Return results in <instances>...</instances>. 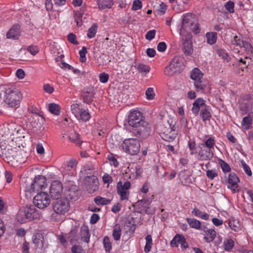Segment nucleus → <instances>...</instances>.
Instances as JSON below:
<instances>
[{
  "label": "nucleus",
  "instance_id": "1",
  "mask_svg": "<svg viewBox=\"0 0 253 253\" xmlns=\"http://www.w3.org/2000/svg\"><path fill=\"white\" fill-rule=\"evenodd\" d=\"M13 139L5 140L2 136L0 139V156L5 157L10 161L24 162L27 158L26 152L20 146H17Z\"/></svg>",
  "mask_w": 253,
  "mask_h": 253
},
{
  "label": "nucleus",
  "instance_id": "2",
  "mask_svg": "<svg viewBox=\"0 0 253 253\" xmlns=\"http://www.w3.org/2000/svg\"><path fill=\"white\" fill-rule=\"evenodd\" d=\"M160 135L163 139L168 142L173 141L177 137L178 126L176 121L172 118H169L161 128Z\"/></svg>",
  "mask_w": 253,
  "mask_h": 253
},
{
  "label": "nucleus",
  "instance_id": "3",
  "mask_svg": "<svg viewBox=\"0 0 253 253\" xmlns=\"http://www.w3.org/2000/svg\"><path fill=\"white\" fill-rule=\"evenodd\" d=\"M40 215L38 210L36 209L35 206L30 205L21 209L17 214V218L20 222H25L27 220L31 221L38 219Z\"/></svg>",
  "mask_w": 253,
  "mask_h": 253
},
{
  "label": "nucleus",
  "instance_id": "4",
  "mask_svg": "<svg viewBox=\"0 0 253 253\" xmlns=\"http://www.w3.org/2000/svg\"><path fill=\"white\" fill-rule=\"evenodd\" d=\"M183 66L181 58L179 56H174L169 65L165 68V74L168 76L179 74L181 72Z\"/></svg>",
  "mask_w": 253,
  "mask_h": 253
},
{
  "label": "nucleus",
  "instance_id": "5",
  "mask_svg": "<svg viewBox=\"0 0 253 253\" xmlns=\"http://www.w3.org/2000/svg\"><path fill=\"white\" fill-rule=\"evenodd\" d=\"M122 146L126 152L131 155H136L140 151V144L139 140L136 138L126 139Z\"/></svg>",
  "mask_w": 253,
  "mask_h": 253
},
{
  "label": "nucleus",
  "instance_id": "6",
  "mask_svg": "<svg viewBox=\"0 0 253 253\" xmlns=\"http://www.w3.org/2000/svg\"><path fill=\"white\" fill-rule=\"evenodd\" d=\"M21 94L19 90L15 88H8L5 89L4 102L9 107H14L19 101Z\"/></svg>",
  "mask_w": 253,
  "mask_h": 253
},
{
  "label": "nucleus",
  "instance_id": "7",
  "mask_svg": "<svg viewBox=\"0 0 253 253\" xmlns=\"http://www.w3.org/2000/svg\"><path fill=\"white\" fill-rule=\"evenodd\" d=\"M150 126L146 121L141 122L140 124L133 127L132 130L133 133L135 136L141 139L147 138L150 135Z\"/></svg>",
  "mask_w": 253,
  "mask_h": 253
},
{
  "label": "nucleus",
  "instance_id": "8",
  "mask_svg": "<svg viewBox=\"0 0 253 253\" xmlns=\"http://www.w3.org/2000/svg\"><path fill=\"white\" fill-rule=\"evenodd\" d=\"M52 205L54 211L60 214H65L70 207L69 200L66 198H57L53 202Z\"/></svg>",
  "mask_w": 253,
  "mask_h": 253
},
{
  "label": "nucleus",
  "instance_id": "9",
  "mask_svg": "<svg viewBox=\"0 0 253 253\" xmlns=\"http://www.w3.org/2000/svg\"><path fill=\"white\" fill-rule=\"evenodd\" d=\"M35 206L39 209H43L47 207L50 203V199L48 194L41 192L38 193L33 199Z\"/></svg>",
  "mask_w": 253,
  "mask_h": 253
},
{
  "label": "nucleus",
  "instance_id": "10",
  "mask_svg": "<svg viewBox=\"0 0 253 253\" xmlns=\"http://www.w3.org/2000/svg\"><path fill=\"white\" fill-rule=\"evenodd\" d=\"M117 193L120 196L122 200H128L129 192L128 190L130 187V183L126 181L123 183L122 181H119L117 183Z\"/></svg>",
  "mask_w": 253,
  "mask_h": 253
},
{
  "label": "nucleus",
  "instance_id": "11",
  "mask_svg": "<svg viewBox=\"0 0 253 253\" xmlns=\"http://www.w3.org/2000/svg\"><path fill=\"white\" fill-rule=\"evenodd\" d=\"M50 194L52 198L57 199L62 195L63 186L61 182L58 180H54L50 185Z\"/></svg>",
  "mask_w": 253,
  "mask_h": 253
},
{
  "label": "nucleus",
  "instance_id": "12",
  "mask_svg": "<svg viewBox=\"0 0 253 253\" xmlns=\"http://www.w3.org/2000/svg\"><path fill=\"white\" fill-rule=\"evenodd\" d=\"M46 185V179L43 175H38L34 179L31 184V191L38 190L39 189L44 187Z\"/></svg>",
  "mask_w": 253,
  "mask_h": 253
},
{
  "label": "nucleus",
  "instance_id": "13",
  "mask_svg": "<svg viewBox=\"0 0 253 253\" xmlns=\"http://www.w3.org/2000/svg\"><path fill=\"white\" fill-rule=\"evenodd\" d=\"M191 34L189 33H188L182 38V40L183 41L182 50L184 54L186 55H191L193 51L192 48V42L191 40Z\"/></svg>",
  "mask_w": 253,
  "mask_h": 253
},
{
  "label": "nucleus",
  "instance_id": "14",
  "mask_svg": "<svg viewBox=\"0 0 253 253\" xmlns=\"http://www.w3.org/2000/svg\"><path fill=\"white\" fill-rule=\"evenodd\" d=\"M239 178L237 175H228L227 183V187L230 189L233 193L238 192L240 188L238 185Z\"/></svg>",
  "mask_w": 253,
  "mask_h": 253
},
{
  "label": "nucleus",
  "instance_id": "15",
  "mask_svg": "<svg viewBox=\"0 0 253 253\" xmlns=\"http://www.w3.org/2000/svg\"><path fill=\"white\" fill-rule=\"evenodd\" d=\"M144 121L141 119V113L139 111H132L128 116V124L133 127L138 125V124H140L141 122Z\"/></svg>",
  "mask_w": 253,
  "mask_h": 253
},
{
  "label": "nucleus",
  "instance_id": "16",
  "mask_svg": "<svg viewBox=\"0 0 253 253\" xmlns=\"http://www.w3.org/2000/svg\"><path fill=\"white\" fill-rule=\"evenodd\" d=\"M194 22L192 20V15L190 13H187L183 15V19L181 24V27L180 29V35H182L183 31L190 29V26H193Z\"/></svg>",
  "mask_w": 253,
  "mask_h": 253
},
{
  "label": "nucleus",
  "instance_id": "17",
  "mask_svg": "<svg viewBox=\"0 0 253 253\" xmlns=\"http://www.w3.org/2000/svg\"><path fill=\"white\" fill-rule=\"evenodd\" d=\"M200 150L199 152V156L201 160L211 159L213 156L212 150L206 146H199Z\"/></svg>",
  "mask_w": 253,
  "mask_h": 253
},
{
  "label": "nucleus",
  "instance_id": "18",
  "mask_svg": "<svg viewBox=\"0 0 253 253\" xmlns=\"http://www.w3.org/2000/svg\"><path fill=\"white\" fill-rule=\"evenodd\" d=\"M172 247H177L179 244H180L181 248L184 249L188 248V246L186 242L185 237L179 234H176L170 242Z\"/></svg>",
  "mask_w": 253,
  "mask_h": 253
},
{
  "label": "nucleus",
  "instance_id": "19",
  "mask_svg": "<svg viewBox=\"0 0 253 253\" xmlns=\"http://www.w3.org/2000/svg\"><path fill=\"white\" fill-rule=\"evenodd\" d=\"M84 183L92 191L95 190L98 186V181L95 175H90L85 177Z\"/></svg>",
  "mask_w": 253,
  "mask_h": 253
},
{
  "label": "nucleus",
  "instance_id": "20",
  "mask_svg": "<svg viewBox=\"0 0 253 253\" xmlns=\"http://www.w3.org/2000/svg\"><path fill=\"white\" fill-rule=\"evenodd\" d=\"M20 27L19 25H14L7 32V39L17 40L20 35Z\"/></svg>",
  "mask_w": 253,
  "mask_h": 253
},
{
  "label": "nucleus",
  "instance_id": "21",
  "mask_svg": "<svg viewBox=\"0 0 253 253\" xmlns=\"http://www.w3.org/2000/svg\"><path fill=\"white\" fill-rule=\"evenodd\" d=\"M79 188L75 185L68 187L65 191V195L67 198L71 200H76L79 196Z\"/></svg>",
  "mask_w": 253,
  "mask_h": 253
},
{
  "label": "nucleus",
  "instance_id": "22",
  "mask_svg": "<svg viewBox=\"0 0 253 253\" xmlns=\"http://www.w3.org/2000/svg\"><path fill=\"white\" fill-rule=\"evenodd\" d=\"M95 93V89L92 87L84 89L82 93L84 102L87 104L91 103Z\"/></svg>",
  "mask_w": 253,
  "mask_h": 253
},
{
  "label": "nucleus",
  "instance_id": "23",
  "mask_svg": "<svg viewBox=\"0 0 253 253\" xmlns=\"http://www.w3.org/2000/svg\"><path fill=\"white\" fill-rule=\"evenodd\" d=\"M205 105V101L202 98H198L193 103V107L191 110L192 112L196 116L198 114L200 109L202 108V107Z\"/></svg>",
  "mask_w": 253,
  "mask_h": 253
},
{
  "label": "nucleus",
  "instance_id": "24",
  "mask_svg": "<svg viewBox=\"0 0 253 253\" xmlns=\"http://www.w3.org/2000/svg\"><path fill=\"white\" fill-rule=\"evenodd\" d=\"M205 233V236L204 239L207 243H210L213 241L216 236V232L212 229L206 230V227H203L202 228Z\"/></svg>",
  "mask_w": 253,
  "mask_h": 253
},
{
  "label": "nucleus",
  "instance_id": "25",
  "mask_svg": "<svg viewBox=\"0 0 253 253\" xmlns=\"http://www.w3.org/2000/svg\"><path fill=\"white\" fill-rule=\"evenodd\" d=\"M31 173L32 174H41L42 173H46L47 174L52 172L47 168L42 166H36L31 169Z\"/></svg>",
  "mask_w": 253,
  "mask_h": 253
},
{
  "label": "nucleus",
  "instance_id": "26",
  "mask_svg": "<svg viewBox=\"0 0 253 253\" xmlns=\"http://www.w3.org/2000/svg\"><path fill=\"white\" fill-rule=\"evenodd\" d=\"M90 234L88 228L86 226L82 227L81 228V238L83 241L88 243L89 242Z\"/></svg>",
  "mask_w": 253,
  "mask_h": 253
},
{
  "label": "nucleus",
  "instance_id": "27",
  "mask_svg": "<svg viewBox=\"0 0 253 253\" xmlns=\"http://www.w3.org/2000/svg\"><path fill=\"white\" fill-rule=\"evenodd\" d=\"M203 74L201 71L198 68L194 69L191 74V78L196 82L198 80H200L201 79H203Z\"/></svg>",
  "mask_w": 253,
  "mask_h": 253
},
{
  "label": "nucleus",
  "instance_id": "28",
  "mask_svg": "<svg viewBox=\"0 0 253 253\" xmlns=\"http://www.w3.org/2000/svg\"><path fill=\"white\" fill-rule=\"evenodd\" d=\"M192 214L197 217H200L204 220H208L209 215L206 212H203L198 208H195L191 212Z\"/></svg>",
  "mask_w": 253,
  "mask_h": 253
},
{
  "label": "nucleus",
  "instance_id": "29",
  "mask_svg": "<svg viewBox=\"0 0 253 253\" xmlns=\"http://www.w3.org/2000/svg\"><path fill=\"white\" fill-rule=\"evenodd\" d=\"M99 8H110L113 4V0H98V3Z\"/></svg>",
  "mask_w": 253,
  "mask_h": 253
},
{
  "label": "nucleus",
  "instance_id": "30",
  "mask_svg": "<svg viewBox=\"0 0 253 253\" xmlns=\"http://www.w3.org/2000/svg\"><path fill=\"white\" fill-rule=\"evenodd\" d=\"M229 226L234 231L237 232L241 229V224L238 219H233L228 223Z\"/></svg>",
  "mask_w": 253,
  "mask_h": 253
},
{
  "label": "nucleus",
  "instance_id": "31",
  "mask_svg": "<svg viewBox=\"0 0 253 253\" xmlns=\"http://www.w3.org/2000/svg\"><path fill=\"white\" fill-rule=\"evenodd\" d=\"M77 118L83 122H86L90 118V115L87 110L82 109L79 113V117Z\"/></svg>",
  "mask_w": 253,
  "mask_h": 253
},
{
  "label": "nucleus",
  "instance_id": "32",
  "mask_svg": "<svg viewBox=\"0 0 253 253\" xmlns=\"http://www.w3.org/2000/svg\"><path fill=\"white\" fill-rule=\"evenodd\" d=\"M187 221L191 228L199 229L201 228V222L194 218H187Z\"/></svg>",
  "mask_w": 253,
  "mask_h": 253
},
{
  "label": "nucleus",
  "instance_id": "33",
  "mask_svg": "<svg viewBox=\"0 0 253 253\" xmlns=\"http://www.w3.org/2000/svg\"><path fill=\"white\" fill-rule=\"evenodd\" d=\"M48 108L51 113L56 116L60 115V107L59 105L55 103H50Z\"/></svg>",
  "mask_w": 253,
  "mask_h": 253
},
{
  "label": "nucleus",
  "instance_id": "34",
  "mask_svg": "<svg viewBox=\"0 0 253 253\" xmlns=\"http://www.w3.org/2000/svg\"><path fill=\"white\" fill-rule=\"evenodd\" d=\"M68 138L71 141L78 145H80L83 142L80 138V135L76 132L70 135Z\"/></svg>",
  "mask_w": 253,
  "mask_h": 253
},
{
  "label": "nucleus",
  "instance_id": "35",
  "mask_svg": "<svg viewBox=\"0 0 253 253\" xmlns=\"http://www.w3.org/2000/svg\"><path fill=\"white\" fill-rule=\"evenodd\" d=\"M207 84V82L206 81H204L203 79H201L200 80L194 82L195 87L198 91L204 90L206 87Z\"/></svg>",
  "mask_w": 253,
  "mask_h": 253
},
{
  "label": "nucleus",
  "instance_id": "36",
  "mask_svg": "<svg viewBox=\"0 0 253 253\" xmlns=\"http://www.w3.org/2000/svg\"><path fill=\"white\" fill-rule=\"evenodd\" d=\"M207 42L210 44H214L217 40V34L214 32H209L206 34Z\"/></svg>",
  "mask_w": 253,
  "mask_h": 253
},
{
  "label": "nucleus",
  "instance_id": "37",
  "mask_svg": "<svg viewBox=\"0 0 253 253\" xmlns=\"http://www.w3.org/2000/svg\"><path fill=\"white\" fill-rule=\"evenodd\" d=\"M234 246V241L231 239H226L223 242V248L226 251H229Z\"/></svg>",
  "mask_w": 253,
  "mask_h": 253
},
{
  "label": "nucleus",
  "instance_id": "38",
  "mask_svg": "<svg viewBox=\"0 0 253 253\" xmlns=\"http://www.w3.org/2000/svg\"><path fill=\"white\" fill-rule=\"evenodd\" d=\"M95 169L91 165L86 164L84 166L83 169H81V173L85 174H94L96 172Z\"/></svg>",
  "mask_w": 253,
  "mask_h": 253
},
{
  "label": "nucleus",
  "instance_id": "39",
  "mask_svg": "<svg viewBox=\"0 0 253 253\" xmlns=\"http://www.w3.org/2000/svg\"><path fill=\"white\" fill-rule=\"evenodd\" d=\"M137 69L142 75H146L150 71V68L148 65L140 63L137 65Z\"/></svg>",
  "mask_w": 253,
  "mask_h": 253
},
{
  "label": "nucleus",
  "instance_id": "40",
  "mask_svg": "<svg viewBox=\"0 0 253 253\" xmlns=\"http://www.w3.org/2000/svg\"><path fill=\"white\" fill-rule=\"evenodd\" d=\"M112 235L115 240L118 241L120 239L121 229L119 225L116 224L114 226Z\"/></svg>",
  "mask_w": 253,
  "mask_h": 253
},
{
  "label": "nucleus",
  "instance_id": "41",
  "mask_svg": "<svg viewBox=\"0 0 253 253\" xmlns=\"http://www.w3.org/2000/svg\"><path fill=\"white\" fill-rule=\"evenodd\" d=\"M94 201L97 205H106L110 203L111 200L100 196H97L94 198Z\"/></svg>",
  "mask_w": 253,
  "mask_h": 253
},
{
  "label": "nucleus",
  "instance_id": "42",
  "mask_svg": "<svg viewBox=\"0 0 253 253\" xmlns=\"http://www.w3.org/2000/svg\"><path fill=\"white\" fill-rule=\"evenodd\" d=\"M146 245L144 247V251L146 253H149L151 249L152 245V237L150 235H148L145 237Z\"/></svg>",
  "mask_w": 253,
  "mask_h": 253
},
{
  "label": "nucleus",
  "instance_id": "43",
  "mask_svg": "<svg viewBox=\"0 0 253 253\" xmlns=\"http://www.w3.org/2000/svg\"><path fill=\"white\" fill-rule=\"evenodd\" d=\"M98 28V25L96 23H94L91 27L88 29V33L87 34V37L89 39H92L95 37L97 30Z\"/></svg>",
  "mask_w": 253,
  "mask_h": 253
},
{
  "label": "nucleus",
  "instance_id": "44",
  "mask_svg": "<svg viewBox=\"0 0 253 253\" xmlns=\"http://www.w3.org/2000/svg\"><path fill=\"white\" fill-rule=\"evenodd\" d=\"M200 116L204 121L209 120L211 117V113L207 108L201 109Z\"/></svg>",
  "mask_w": 253,
  "mask_h": 253
},
{
  "label": "nucleus",
  "instance_id": "45",
  "mask_svg": "<svg viewBox=\"0 0 253 253\" xmlns=\"http://www.w3.org/2000/svg\"><path fill=\"white\" fill-rule=\"evenodd\" d=\"M42 239L43 237L42 234H37L33 237V242L38 247L40 246H42L43 245Z\"/></svg>",
  "mask_w": 253,
  "mask_h": 253
},
{
  "label": "nucleus",
  "instance_id": "46",
  "mask_svg": "<svg viewBox=\"0 0 253 253\" xmlns=\"http://www.w3.org/2000/svg\"><path fill=\"white\" fill-rule=\"evenodd\" d=\"M126 227L127 229V232H128L129 233H132L136 228V224L135 222L132 219V221L128 220L126 223Z\"/></svg>",
  "mask_w": 253,
  "mask_h": 253
},
{
  "label": "nucleus",
  "instance_id": "47",
  "mask_svg": "<svg viewBox=\"0 0 253 253\" xmlns=\"http://www.w3.org/2000/svg\"><path fill=\"white\" fill-rule=\"evenodd\" d=\"M77 231L78 230L76 228H74L73 229L71 230L70 232L69 233L68 238L70 242H73L78 240L79 238L77 235Z\"/></svg>",
  "mask_w": 253,
  "mask_h": 253
},
{
  "label": "nucleus",
  "instance_id": "48",
  "mask_svg": "<svg viewBox=\"0 0 253 253\" xmlns=\"http://www.w3.org/2000/svg\"><path fill=\"white\" fill-rule=\"evenodd\" d=\"M214 144V139L211 137H210L206 141L205 143H202L200 145L202 146L207 147V148H209V149L212 150V149H213Z\"/></svg>",
  "mask_w": 253,
  "mask_h": 253
},
{
  "label": "nucleus",
  "instance_id": "49",
  "mask_svg": "<svg viewBox=\"0 0 253 253\" xmlns=\"http://www.w3.org/2000/svg\"><path fill=\"white\" fill-rule=\"evenodd\" d=\"M252 124V120L250 116L245 117L242 121V125L245 129H248Z\"/></svg>",
  "mask_w": 253,
  "mask_h": 253
},
{
  "label": "nucleus",
  "instance_id": "50",
  "mask_svg": "<svg viewBox=\"0 0 253 253\" xmlns=\"http://www.w3.org/2000/svg\"><path fill=\"white\" fill-rule=\"evenodd\" d=\"M71 109L72 113L74 114L76 118L79 117V113L81 111L82 109L79 107L78 104H73L71 106Z\"/></svg>",
  "mask_w": 253,
  "mask_h": 253
},
{
  "label": "nucleus",
  "instance_id": "51",
  "mask_svg": "<svg viewBox=\"0 0 253 253\" xmlns=\"http://www.w3.org/2000/svg\"><path fill=\"white\" fill-rule=\"evenodd\" d=\"M145 95L147 99L153 100L155 96V94L154 91V89L152 87H149L145 92Z\"/></svg>",
  "mask_w": 253,
  "mask_h": 253
},
{
  "label": "nucleus",
  "instance_id": "52",
  "mask_svg": "<svg viewBox=\"0 0 253 253\" xmlns=\"http://www.w3.org/2000/svg\"><path fill=\"white\" fill-rule=\"evenodd\" d=\"M83 12H76L75 13V20L78 26H81L82 25Z\"/></svg>",
  "mask_w": 253,
  "mask_h": 253
},
{
  "label": "nucleus",
  "instance_id": "53",
  "mask_svg": "<svg viewBox=\"0 0 253 253\" xmlns=\"http://www.w3.org/2000/svg\"><path fill=\"white\" fill-rule=\"evenodd\" d=\"M217 53L219 56L225 60L226 62H229L230 61V58L225 50L221 49H218L217 51Z\"/></svg>",
  "mask_w": 253,
  "mask_h": 253
},
{
  "label": "nucleus",
  "instance_id": "54",
  "mask_svg": "<svg viewBox=\"0 0 253 253\" xmlns=\"http://www.w3.org/2000/svg\"><path fill=\"white\" fill-rule=\"evenodd\" d=\"M113 44V42L110 40L108 38H106L102 42V46L107 51L111 50L110 47Z\"/></svg>",
  "mask_w": 253,
  "mask_h": 253
},
{
  "label": "nucleus",
  "instance_id": "55",
  "mask_svg": "<svg viewBox=\"0 0 253 253\" xmlns=\"http://www.w3.org/2000/svg\"><path fill=\"white\" fill-rule=\"evenodd\" d=\"M103 244L104 248L107 252H109L112 249L110 239L108 236H105L103 240Z\"/></svg>",
  "mask_w": 253,
  "mask_h": 253
},
{
  "label": "nucleus",
  "instance_id": "56",
  "mask_svg": "<svg viewBox=\"0 0 253 253\" xmlns=\"http://www.w3.org/2000/svg\"><path fill=\"white\" fill-rule=\"evenodd\" d=\"M226 9L230 13H233L234 12V3L231 0L227 1L224 5Z\"/></svg>",
  "mask_w": 253,
  "mask_h": 253
},
{
  "label": "nucleus",
  "instance_id": "57",
  "mask_svg": "<svg viewBox=\"0 0 253 253\" xmlns=\"http://www.w3.org/2000/svg\"><path fill=\"white\" fill-rule=\"evenodd\" d=\"M220 164L222 171L224 173L228 172L230 171L231 169L229 165L223 160H221Z\"/></svg>",
  "mask_w": 253,
  "mask_h": 253
},
{
  "label": "nucleus",
  "instance_id": "58",
  "mask_svg": "<svg viewBox=\"0 0 253 253\" xmlns=\"http://www.w3.org/2000/svg\"><path fill=\"white\" fill-rule=\"evenodd\" d=\"M87 49L86 47L83 46L82 47V49L80 50L79 54L81 57V61L82 62H84L86 61V57L85 55L87 53Z\"/></svg>",
  "mask_w": 253,
  "mask_h": 253
},
{
  "label": "nucleus",
  "instance_id": "59",
  "mask_svg": "<svg viewBox=\"0 0 253 253\" xmlns=\"http://www.w3.org/2000/svg\"><path fill=\"white\" fill-rule=\"evenodd\" d=\"M142 3L141 1L139 0H135L133 2L132 9L133 10H137L142 7Z\"/></svg>",
  "mask_w": 253,
  "mask_h": 253
},
{
  "label": "nucleus",
  "instance_id": "60",
  "mask_svg": "<svg viewBox=\"0 0 253 253\" xmlns=\"http://www.w3.org/2000/svg\"><path fill=\"white\" fill-rule=\"evenodd\" d=\"M67 38H68V40L71 43H73L74 44H75V45L78 44L79 42L76 40V36L74 34H73V33H70L68 35Z\"/></svg>",
  "mask_w": 253,
  "mask_h": 253
},
{
  "label": "nucleus",
  "instance_id": "61",
  "mask_svg": "<svg viewBox=\"0 0 253 253\" xmlns=\"http://www.w3.org/2000/svg\"><path fill=\"white\" fill-rule=\"evenodd\" d=\"M77 165V161L75 159H71L67 162L66 169L69 170L70 168H74Z\"/></svg>",
  "mask_w": 253,
  "mask_h": 253
},
{
  "label": "nucleus",
  "instance_id": "62",
  "mask_svg": "<svg viewBox=\"0 0 253 253\" xmlns=\"http://www.w3.org/2000/svg\"><path fill=\"white\" fill-rule=\"evenodd\" d=\"M27 50L32 55H35L39 51L37 46L30 45L28 47Z\"/></svg>",
  "mask_w": 253,
  "mask_h": 253
},
{
  "label": "nucleus",
  "instance_id": "63",
  "mask_svg": "<svg viewBox=\"0 0 253 253\" xmlns=\"http://www.w3.org/2000/svg\"><path fill=\"white\" fill-rule=\"evenodd\" d=\"M156 32V30H155L149 31L145 35V38L148 41H151L154 38Z\"/></svg>",
  "mask_w": 253,
  "mask_h": 253
},
{
  "label": "nucleus",
  "instance_id": "64",
  "mask_svg": "<svg viewBox=\"0 0 253 253\" xmlns=\"http://www.w3.org/2000/svg\"><path fill=\"white\" fill-rule=\"evenodd\" d=\"M189 148L191 151V154L192 155L195 154L197 153V151L196 149V143L193 141H189L188 142Z\"/></svg>",
  "mask_w": 253,
  "mask_h": 253
}]
</instances>
